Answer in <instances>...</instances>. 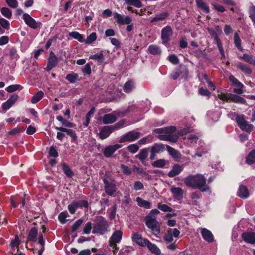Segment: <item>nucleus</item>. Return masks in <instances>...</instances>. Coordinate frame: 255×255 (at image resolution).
<instances>
[{
    "label": "nucleus",
    "instance_id": "obj_1",
    "mask_svg": "<svg viewBox=\"0 0 255 255\" xmlns=\"http://www.w3.org/2000/svg\"><path fill=\"white\" fill-rule=\"evenodd\" d=\"M185 184L194 189H198L202 192L206 191L208 189L206 184V179L202 174L189 175L184 179Z\"/></svg>",
    "mask_w": 255,
    "mask_h": 255
},
{
    "label": "nucleus",
    "instance_id": "obj_2",
    "mask_svg": "<svg viewBox=\"0 0 255 255\" xmlns=\"http://www.w3.org/2000/svg\"><path fill=\"white\" fill-rule=\"evenodd\" d=\"M160 213L157 209L152 210L145 218V224L157 236L160 232V225L157 220V215Z\"/></svg>",
    "mask_w": 255,
    "mask_h": 255
},
{
    "label": "nucleus",
    "instance_id": "obj_3",
    "mask_svg": "<svg viewBox=\"0 0 255 255\" xmlns=\"http://www.w3.org/2000/svg\"><path fill=\"white\" fill-rule=\"evenodd\" d=\"M93 227L92 233L104 234L107 231L109 224L107 220L101 216H98Z\"/></svg>",
    "mask_w": 255,
    "mask_h": 255
},
{
    "label": "nucleus",
    "instance_id": "obj_4",
    "mask_svg": "<svg viewBox=\"0 0 255 255\" xmlns=\"http://www.w3.org/2000/svg\"><path fill=\"white\" fill-rule=\"evenodd\" d=\"M103 181L106 193L109 196H113L117 189L116 181L111 176L106 175L103 178Z\"/></svg>",
    "mask_w": 255,
    "mask_h": 255
},
{
    "label": "nucleus",
    "instance_id": "obj_5",
    "mask_svg": "<svg viewBox=\"0 0 255 255\" xmlns=\"http://www.w3.org/2000/svg\"><path fill=\"white\" fill-rule=\"evenodd\" d=\"M164 128H168L164 132L163 135H161L158 137L160 140L168 141L175 143L177 141L178 137L174 134L176 131V127L174 126H170Z\"/></svg>",
    "mask_w": 255,
    "mask_h": 255
},
{
    "label": "nucleus",
    "instance_id": "obj_6",
    "mask_svg": "<svg viewBox=\"0 0 255 255\" xmlns=\"http://www.w3.org/2000/svg\"><path fill=\"white\" fill-rule=\"evenodd\" d=\"M236 121L237 122L240 128L244 131L247 132H250L253 128V125L251 124H249L244 118V116L243 115H237L236 117Z\"/></svg>",
    "mask_w": 255,
    "mask_h": 255
},
{
    "label": "nucleus",
    "instance_id": "obj_7",
    "mask_svg": "<svg viewBox=\"0 0 255 255\" xmlns=\"http://www.w3.org/2000/svg\"><path fill=\"white\" fill-rule=\"evenodd\" d=\"M166 145L162 143H155L152 146H150L148 149L150 150V159L154 160L157 154L163 152L166 150Z\"/></svg>",
    "mask_w": 255,
    "mask_h": 255
},
{
    "label": "nucleus",
    "instance_id": "obj_8",
    "mask_svg": "<svg viewBox=\"0 0 255 255\" xmlns=\"http://www.w3.org/2000/svg\"><path fill=\"white\" fill-rule=\"evenodd\" d=\"M140 133L135 131L128 132L122 136L119 139V143H122L125 142H133L138 139Z\"/></svg>",
    "mask_w": 255,
    "mask_h": 255
},
{
    "label": "nucleus",
    "instance_id": "obj_9",
    "mask_svg": "<svg viewBox=\"0 0 255 255\" xmlns=\"http://www.w3.org/2000/svg\"><path fill=\"white\" fill-rule=\"evenodd\" d=\"M89 206V203L87 200H81L78 201H73L70 204L68 205V209L71 214H74L77 209L79 208L85 207L87 208Z\"/></svg>",
    "mask_w": 255,
    "mask_h": 255
},
{
    "label": "nucleus",
    "instance_id": "obj_10",
    "mask_svg": "<svg viewBox=\"0 0 255 255\" xmlns=\"http://www.w3.org/2000/svg\"><path fill=\"white\" fill-rule=\"evenodd\" d=\"M122 235L123 233L121 230L114 231L109 240L110 246L117 249L116 244L120 242L122 239Z\"/></svg>",
    "mask_w": 255,
    "mask_h": 255
},
{
    "label": "nucleus",
    "instance_id": "obj_11",
    "mask_svg": "<svg viewBox=\"0 0 255 255\" xmlns=\"http://www.w3.org/2000/svg\"><path fill=\"white\" fill-rule=\"evenodd\" d=\"M113 17L116 22L119 25L129 24L132 21L131 17L126 16L125 17L117 12L113 13Z\"/></svg>",
    "mask_w": 255,
    "mask_h": 255
},
{
    "label": "nucleus",
    "instance_id": "obj_12",
    "mask_svg": "<svg viewBox=\"0 0 255 255\" xmlns=\"http://www.w3.org/2000/svg\"><path fill=\"white\" fill-rule=\"evenodd\" d=\"M122 147L121 144H114L106 146L103 150V154L106 158L111 157L113 154Z\"/></svg>",
    "mask_w": 255,
    "mask_h": 255
},
{
    "label": "nucleus",
    "instance_id": "obj_13",
    "mask_svg": "<svg viewBox=\"0 0 255 255\" xmlns=\"http://www.w3.org/2000/svg\"><path fill=\"white\" fill-rule=\"evenodd\" d=\"M229 80L232 82V84L236 87L234 89V92L238 94H241L243 93V88L244 85L233 75H230L229 77Z\"/></svg>",
    "mask_w": 255,
    "mask_h": 255
},
{
    "label": "nucleus",
    "instance_id": "obj_14",
    "mask_svg": "<svg viewBox=\"0 0 255 255\" xmlns=\"http://www.w3.org/2000/svg\"><path fill=\"white\" fill-rule=\"evenodd\" d=\"M58 63V58L53 52L50 53V56L48 59V63L46 68L47 71H50L52 69L55 67Z\"/></svg>",
    "mask_w": 255,
    "mask_h": 255
},
{
    "label": "nucleus",
    "instance_id": "obj_15",
    "mask_svg": "<svg viewBox=\"0 0 255 255\" xmlns=\"http://www.w3.org/2000/svg\"><path fill=\"white\" fill-rule=\"evenodd\" d=\"M242 238L247 243L255 244V232L252 231L244 232L242 234Z\"/></svg>",
    "mask_w": 255,
    "mask_h": 255
},
{
    "label": "nucleus",
    "instance_id": "obj_16",
    "mask_svg": "<svg viewBox=\"0 0 255 255\" xmlns=\"http://www.w3.org/2000/svg\"><path fill=\"white\" fill-rule=\"evenodd\" d=\"M113 131V128L111 126H105L100 131L99 138L102 140L108 138Z\"/></svg>",
    "mask_w": 255,
    "mask_h": 255
},
{
    "label": "nucleus",
    "instance_id": "obj_17",
    "mask_svg": "<svg viewBox=\"0 0 255 255\" xmlns=\"http://www.w3.org/2000/svg\"><path fill=\"white\" fill-rule=\"evenodd\" d=\"M132 238L134 242L140 246H145L149 243L148 239L142 238L141 235L138 233H134Z\"/></svg>",
    "mask_w": 255,
    "mask_h": 255
},
{
    "label": "nucleus",
    "instance_id": "obj_18",
    "mask_svg": "<svg viewBox=\"0 0 255 255\" xmlns=\"http://www.w3.org/2000/svg\"><path fill=\"white\" fill-rule=\"evenodd\" d=\"M18 98V96L16 94L12 95L4 103L2 104V108L3 110L7 111L11 108V107L16 102Z\"/></svg>",
    "mask_w": 255,
    "mask_h": 255
},
{
    "label": "nucleus",
    "instance_id": "obj_19",
    "mask_svg": "<svg viewBox=\"0 0 255 255\" xmlns=\"http://www.w3.org/2000/svg\"><path fill=\"white\" fill-rule=\"evenodd\" d=\"M23 18L25 23L30 27L35 29L38 27L40 23H37L36 21L32 18L28 14L25 13L23 15Z\"/></svg>",
    "mask_w": 255,
    "mask_h": 255
},
{
    "label": "nucleus",
    "instance_id": "obj_20",
    "mask_svg": "<svg viewBox=\"0 0 255 255\" xmlns=\"http://www.w3.org/2000/svg\"><path fill=\"white\" fill-rule=\"evenodd\" d=\"M183 166L179 164H175L172 169L168 172V176L169 177H174L179 175L183 170Z\"/></svg>",
    "mask_w": 255,
    "mask_h": 255
},
{
    "label": "nucleus",
    "instance_id": "obj_21",
    "mask_svg": "<svg viewBox=\"0 0 255 255\" xmlns=\"http://www.w3.org/2000/svg\"><path fill=\"white\" fill-rule=\"evenodd\" d=\"M203 238L209 243H212L214 241V237L212 233L209 230L203 228L201 232Z\"/></svg>",
    "mask_w": 255,
    "mask_h": 255
},
{
    "label": "nucleus",
    "instance_id": "obj_22",
    "mask_svg": "<svg viewBox=\"0 0 255 255\" xmlns=\"http://www.w3.org/2000/svg\"><path fill=\"white\" fill-rule=\"evenodd\" d=\"M173 197L177 200H180L182 198L184 191L180 187H172L170 189Z\"/></svg>",
    "mask_w": 255,
    "mask_h": 255
},
{
    "label": "nucleus",
    "instance_id": "obj_23",
    "mask_svg": "<svg viewBox=\"0 0 255 255\" xmlns=\"http://www.w3.org/2000/svg\"><path fill=\"white\" fill-rule=\"evenodd\" d=\"M166 147L168 153L173 158L176 160H178L181 158V154L179 151L169 145H166Z\"/></svg>",
    "mask_w": 255,
    "mask_h": 255
},
{
    "label": "nucleus",
    "instance_id": "obj_24",
    "mask_svg": "<svg viewBox=\"0 0 255 255\" xmlns=\"http://www.w3.org/2000/svg\"><path fill=\"white\" fill-rule=\"evenodd\" d=\"M38 229L36 227H32L29 231L27 236V240L36 242L37 241Z\"/></svg>",
    "mask_w": 255,
    "mask_h": 255
},
{
    "label": "nucleus",
    "instance_id": "obj_25",
    "mask_svg": "<svg viewBox=\"0 0 255 255\" xmlns=\"http://www.w3.org/2000/svg\"><path fill=\"white\" fill-rule=\"evenodd\" d=\"M55 129L57 130L60 131L61 132H64L67 133V134L71 136L73 140L75 141L77 140V136L75 132L73 131L72 129H67L63 127H56Z\"/></svg>",
    "mask_w": 255,
    "mask_h": 255
},
{
    "label": "nucleus",
    "instance_id": "obj_26",
    "mask_svg": "<svg viewBox=\"0 0 255 255\" xmlns=\"http://www.w3.org/2000/svg\"><path fill=\"white\" fill-rule=\"evenodd\" d=\"M55 129L57 130L60 131L61 132H64L67 133V134L71 136L73 140L75 141L77 140V136L75 132L73 131L72 129H67L63 127H56Z\"/></svg>",
    "mask_w": 255,
    "mask_h": 255
},
{
    "label": "nucleus",
    "instance_id": "obj_27",
    "mask_svg": "<svg viewBox=\"0 0 255 255\" xmlns=\"http://www.w3.org/2000/svg\"><path fill=\"white\" fill-rule=\"evenodd\" d=\"M55 129L57 130L60 131L61 132H64L67 133V134L71 136L73 140L75 141L77 140V136L75 132L73 131L72 129H67L63 127H56Z\"/></svg>",
    "mask_w": 255,
    "mask_h": 255
},
{
    "label": "nucleus",
    "instance_id": "obj_28",
    "mask_svg": "<svg viewBox=\"0 0 255 255\" xmlns=\"http://www.w3.org/2000/svg\"><path fill=\"white\" fill-rule=\"evenodd\" d=\"M116 120V116L112 114H106L102 118V122L105 124L113 123Z\"/></svg>",
    "mask_w": 255,
    "mask_h": 255
},
{
    "label": "nucleus",
    "instance_id": "obj_29",
    "mask_svg": "<svg viewBox=\"0 0 255 255\" xmlns=\"http://www.w3.org/2000/svg\"><path fill=\"white\" fill-rule=\"evenodd\" d=\"M237 195L241 198L245 199L248 198L249 196V193L247 187L243 185L240 186L238 189Z\"/></svg>",
    "mask_w": 255,
    "mask_h": 255
},
{
    "label": "nucleus",
    "instance_id": "obj_30",
    "mask_svg": "<svg viewBox=\"0 0 255 255\" xmlns=\"http://www.w3.org/2000/svg\"><path fill=\"white\" fill-rule=\"evenodd\" d=\"M246 163L248 165L255 163V150H251L246 158Z\"/></svg>",
    "mask_w": 255,
    "mask_h": 255
},
{
    "label": "nucleus",
    "instance_id": "obj_31",
    "mask_svg": "<svg viewBox=\"0 0 255 255\" xmlns=\"http://www.w3.org/2000/svg\"><path fill=\"white\" fill-rule=\"evenodd\" d=\"M230 100L233 102L239 104H245L246 102V100L244 98L232 94H230Z\"/></svg>",
    "mask_w": 255,
    "mask_h": 255
},
{
    "label": "nucleus",
    "instance_id": "obj_32",
    "mask_svg": "<svg viewBox=\"0 0 255 255\" xmlns=\"http://www.w3.org/2000/svg\"><path fill=\"white\" fill-rule=\"evenodd\" d=\"M135 87L134 82L133 80H129L127 81L124 85V91L126 93H129L132 91Z\"/></svg>",
    "mask_w": 255,
    "mask_h": 255
},
{
    "label": "nucleus",
    "instance_id": "obj_33",
    "mask_svg": "<svg viewBox=\"0 0 255 255\" xmlns=\"http://www.w3.org/2000/svg\"><path fill=\"white\" fill-rule=\"evenodd\" d=\"M169 164V162L164 159H158L152 163V166L156 168H163L165 165Z\"/></svg>",
    "mask_w": 255,
    "mask_h": 255
},
{
    "label": "nucleus",
    "instance_id": "obj_34",
    "mask_svg": "<svg viewBox=\"0 0 255 255\" xmlns=\"http://www.w3.org/2000/svg\"><path fill=\"white\" fill-rule=\"evenodd\" d=\"M136 201L139 206L144 207L145 209H150L151 208L150 203L147 200H143L141 198L138 197L136 199Z\"/></svg>",
    "mask_w": 255,
    "mask_h": 255
},
{
    "label": "nucleus",
    "instance_id": "obj_35",
    "mask_svg": "<svg viewBox=\"0 0 255 255\" xmlns=\"http://www.w3.org/2000/svg\"><path fill=\"white\" fill-rule=\"evenodd\" d=\"M148 50L149 52L154 55H160L161 53V50L157 45H150L148 46Z\"/></svg>",
    "mask_w": 255,
    "mask_h": 255
},
{
    "label": "nucleus",
    "instance_id": "obj_36",
    "mask_svg": "<svg viewBox=\"0 0 255 255\" xmlns=\"http://www.w3.org/2000/svg\"><path fill=\"white\" fill-rule=\"evenodd\" d=\"M146 246L148 249L155 255H159L161 254V251L159 248L155 244L151 243L149 241V243H147Z\"/></svg>",
    "mask_w": 255,
    "mask_h": 255
},
{
    "label": "nucleus",
    "instance_id": "obj_37",
    "mask_svg": "<svg viewBox=\"0 0 255 255\" xmlns=\"http://www.w3.org/2000/svg\"><path fill=\"white\" fill-rule=\"evenodd\" d=\"M212 36L214 37V40L216 42V44L218 46V49L221 54L222 55L223 57H225V54L224 52L223 48L222 47L221 42L220 39L219 38L218 35H217V33H213Z\"/></svg>",
    "mask_w": 255,
    "mask_h": 255
},
{
    "label": "nucleus",
    "instance_id": "obj_38",
    "mask_svg": "<svg viewBox=\"0 0 255 255\" xmlns=\"http://www.w3.org/2000/svg\"><path fill=\"white\" fill-rule=\"evenodd\" d=\"M65 78L71 83H75L79 80L78 75L75 73L68 74Z\"/></svg>",
    "mask_w": 255,
    "mask_h": 255
},
{
    "label": "nucleus",
    "instance_id": "obj_39",
    "mask_svg": "<svg viewBox=\"0 0 255 255\" xmlns=\"http://www.w3.org/2000/svg\"><path fill=\"white\" fill-rule=\"evenodd\" d=\"M196 2L198 8L203 10L206 13L209 12V8L206 4L202 0H196Z\"/></svg>",
    "mask_w": 255,
    "mask_h": 255
},
{
    "label": "nucleus",
    "instance_id": "obj_40",
    "mask_svg": "<svg viewBox=\"0 0 255 255\" xmlns=\"http://www.w3.org/2000/svg\"><path fill=\"white\" fill-rule=\"evenodd\" d=\"M125 3L128 5L133 6L137 8L142 7V3L140 0H124Z\"/></svg>",
    "mask_w": 255,
    "mask_h": 255
},
{
    "label": "nucleus",
    "instance_id": "obj_41",
    "mask_svg": "<svg viewBox=\"0 0 255 255\" xmlns=\"http://www.w3.org/2000/svg\"><path fill=\"white\" fill-rule=\"evenodd\" d=\"M44 96V93L42 91H39L34 94L31 100V102L33 104H36L39 102Z\"/></svg>",
    "mask_w": 255,
    "mask_h": 255
},
{
    "label": "nucleus",
    "instance_id": "obj_42",
    "mask_svg": "<svg viewBox=\"0 0 255 255\" xmlns=\"http://www.w3.org/2000/svg\"><path fill=\"white\" fill-rule=\"evenodd\" d=\"M169 14L167 12H164L161 13H158L155 15V17H153L151 22H154L159 20H163L165 19L168 16Z\"/></svg>",
    "mask_w": 255,
    "mask_h": 255
},
{
    "label": "nucleus",
    "instance_id": "obj_43",
    "mask_svg": "<svg viewBox=\"0 0 255 255\" xmlns=\"http://www.w3.org/2000/svg\"><path fill=\"white\" fill-rule=\"evenodd\" d=\"M61 166L62 167V169L64 173L66 175V176L68 177L71 178L74 175L73 172L71 170L70 167L65 163H62L61 164Z\"/></svg>",
    "mask_w": 255,
    "mask_h": 255
},
{
    "label": "nucleus",
    "instance_id": "obj_44",
    "mask_svg": "<svg viewBox=\"0 0 255 255\" xmlns=\"http://www.w3.org/2000/svg\"><path fill=\"white\" fill-rule=\"evenodd\" d=\"M237 67L246 74H250L252 73V69L246 64L238 62Z\"/></svg>",
    "mask_w": 255,
    "mask_h": 255
},
{
    "label": "nucleus",
    "instance_id": "obj_45",
    "mask_svg": "<svg viewBox=\"0 0 255 255\" xmlns=\"http://www.w3.org/2000/svg\"><path fill=\"white\" fill-rule=\"evenodd\" d=\"M95 111V108L94 107H92L90 111L87 113L86 115L85 121L83 123V125L85 127L88 126L91 117L93 116V114Z\"/></svg>",
    "mask_w": 255,
    "mask_h": 255
},
{
    "label": "nucleus",
    "instance_id": "obj_46",
    "mask_svg": "<svg viewBox=\"0 0 255 255\" xmlns=\"http://www.w3.org/2000/svg\"><path fill=\"white\" fill-rule=\"evenodd\" d=\"M148 156V149L143 148L142 149L139 154L136 155V157L141 161H144Z\"/></svg>",
    "mask_w": 255,
    "mask_h": 255
},
{
    "label": "nucleus",
    "instance_id": "obj_47",
    "mask_svg": "<svg viewBox=\"0 0 255 255\" xmlns=\"http://www.w3.org/2000/svg\"><path fill=\"white\" fill-rule=\"evenodd\" d=\"M241 58L246 62L255 66V58L253 56L244 54Z\"/></svg>",
    "mask_w": 255,
    "mask_h": 255
},
{
    "label": "nucleus",
    "instance_id": "obj_48",
    "mask_svg": "<svg viewBox=\"0 0 255 255\" xmlns=\"http://www.w3.org/2000/svg\"><path fill=\"white\" fill-rule=\"evenodd\" d=\"M38 242L41 246V248L39 249L38 252V255H41L43 251L44 250V244L45 241L43 239V236L42 233H40L39 234L38 237Z\"/></svg>",
    "mask_w": 255,
    "mask_h": 255
},
{
    "label": "nucleus",
    "instance_id": "obj_49",
    "mask_svg": "<svg viewBox=\"0 0 255 255\" xmlns=\"http://www.w3.org/2000/svg\"><path fill=\"white\" fill-rule=\"evenodd\" d=\"M57 119L58 121L61 122L62 124L66 127L71 128L73 126V124L72 123L63 118V117L61 115L58 116L57 117Z\"/></svg>",
    "mask_w": 255,
    "mask_h": 255
},
{
    "label": "nucleus",
    "instance_id": "obj_50",
    "mask_svg": "<svg viewBox=\"0 0 255 255\" xmlns=\"http://www.w3.org/2000/svg\"><path fill=\"white\" fill-rule=\"evenodd\" d=\"M249 17L252 20V22L255 24V6L251 5L249 8Z\"/></svg>",
    "mask_w": 255,
    "mask_h": 255
},
{
    "label": "nucleus",
    "instance_id": "obj_51",
    "mask_svg": "<svg viewBox=\"0 0 255 255\" xmlns=\"http://www.w3.org/2000/svg\"><path fill=\"white\" fill-rule=\"evenodd\" d=\"M22 88V86L19 84L11 85L7 87L6 90L8 92L12 93L18 90H21Z\"/></svg>",
    "mask_w": 255,
    "mask_h": 255
},
{
    "label": "nucleus",
    "instance_id": "obj_52",
    "mask_svg": "<svg viewBox=\"0 0 255 255\" xmlns=\"http://www.w3.org/2000/svg\"><path fill=\"white\" fill-rule=\"evenodd\" d=\"M200 194L197 192H193L190 195L192 204L193 205H197V200L200 198Z\"/></svg>",
    "mask_w": 255,
    "mask_h": 255
},
{
    "label": "nucleus",
    "instance_id": "obj_53",
    "mask_svg": "<svg viewBox=\"0 0 255 255\" xmlns=\"http://www.w3.org/2000/svg\"><path fill=\"white\" fill-rule=\"evenodd\" d=\"M83 222V220L82 219H79L77 220L72 225L71 227V231L72 232H74L81 226Z\"/></svg>",
    "mask_w": 255,
    "mask_h": 255
},
{
    "label": "nucleus",
    "instance_id": "obj_54",
    "mask_svg": "<svg viewBox=\"0 0 255 255\" xmlns=\"http://www.w3.org/2000/svg\"><path fill=\"white\" fill-rule=\"evenodd\" d=\"M92 229V224L91 222H88L85 225L82 233L83 234H89Z\"/></svg>",
    "mask_w": 255,
    "mask_h": 255
},
{
    "label": "nucleus",
    "instance_id": "obj_55",
    "mask_svg": "<svg viewBox=\"0 0 255 255\" xmlns=\"http://www.w3.org/2000/svg\"><path fill=\"white\" fill-rule=\"evenodd\" d=\"M234 42L238 49L241 51L242 48L241 45V40L237 33H235V34Z\"/></svg>",
    "mask_w": 255,
    "mask_h": 255
},
{
    "label": "nucleus",
    "instance_id": "obj_56",
    "mask_svg": "<svg viewBox=\"0 0 255 255\" xmlns=\"http://www.w3.org/2000/svg\"><path fill=\"white\" fill-rule=\"evenodd\" d=\"M67 217L68 212L67 211L62 212L58 216V219L61 223L64 224L67 221V220L66 219Z\"/></svg>",
    "mask_w": 255,
    "mask_h": 255
},
{
    "label": "nucleus",
    "instance_id": "obj_57",
    "mask_svg": "<svg viewBox=\"0 0 255 255\" xmlns=\"http://www.w3.org/2000/svg\"><path fill=\"white\" fill-rule=\"evenodd\" d=\"M1 14L7 18H10L12 16L11 11L7 7H3L0 10Z\"/></svg>",
    "mask_w": 255,
    "mask_h": 255
},
{
    "label": "nucleus",
    "instance_id": "obj_58",
    "mask_svg": "<svg viewBox=\"0 0 255 255\" xmlns=\"http://www.w3.org/2000/svg\"><path fill=\"white\" fill-rule=\"evenodd\" d=\"M69 36L73 37L76 39H77L79 42L84 41L83 36L80 34V33H69Z\"/></svg>",
    "mask_w": 255,
    "mask_h": 255
},
{
    "label": "nucleus",
    "instance_id": "obj_59",
    "mask_svg": "<svg viewBox=\"0 0 255 255\" xmlns=\"http://www.w3.org/2000/svg\"><path fill=\"white\" fill-rule=\"evenodd\" d=\"M96 38L97 36L96 33H91V34L87 37V39L84 40V41L86 44H90L94 41Z\"/></svg>",
    "mask_w": 255,
    "mask_h": 255
},
{
    "label": "nucleus",
    "instance_id": "obj_60",
    "mask_svg": "<svg viewBox=\"0 0 255 255\" xmlns=\"http://www.w3.org/2000/svg\"><path fill=\"white\" fill-rule=\"evenodd\" d=\"M158 208L163 212H171L173 209L166 204L159 203L158 204Z\"/></svg>",
    "mask_w": 255,
    "mask_h": 255
},
{
    "label": "nucleus",
    "instance_id": "obj_61",
    "mask_svg": "<svg viewBox=\"0 0 255 255\" xmlns=\"http://www.w3.org/2000/svg\"><path fill=\"white\" fill-rule=\"evenodd\" d=\"M120 168L122 169L123 174L125 175H129L132 173L131 170L128 166L124 164H121L120 165Z\"/></svg>",
    "mask_w": 255,
    "mask_h": 255
},
{
    "label": "nucleus",
    "instance_id": "obj_62",
    "mask_svg": "<svg viewBox=\"0 0 255 255\" xmlns=\"http://www.w3.org/2000/svg\"><path fill=\"white\" fill-rule=\"evenodd\" d=\"M167 232L173 237H178L180 233V231L177 228H169Z\"/></svg>",
    "mask_w": 255,
    "mask_h": 255
},
{
    "label": "nucleus",
    "instance_id": "obj_63",
    "mask_svg": "<svg viewBox=\"0 0 255 255\" xmlns=\"http://www.w3.org/2000/svg\"><path fill=\"white\" fill-rule=\"evenodd\" d=\"M128 150L131 153H135L139 149V147L135 144H130L127 147Z\"/></svg>",
    "mask_w": 255,
    "mask_h": 255
},
{
    "label": "nucleus",
    "instance_id": "obj_64",
    "mask_svg": "<svg viewBox=\"0 0 255 255\" xmlns=\"http://www.w3.org/2000/svg\"><path fill=\"white\" fill-rule=\"evenodd\" d=\"M0 25L6 30H8L9 28V21L2 18L0 19Z\"/></svg>",
    "mask_w": 255,
    "mask_h": 255
}]
</instances>
